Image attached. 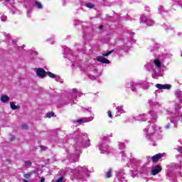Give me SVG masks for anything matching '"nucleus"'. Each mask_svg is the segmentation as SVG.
I'll return each mask as SVG.
<instances>
[{
	"mask_svg": "<svg viewBox=\"0 0 182 182\" xmlns=\"http://www.w3.org/2000/svg\"><path fill=\"white\" fill-rule=\"evenodd\" d=\"M163 170V167L161 165H156L151 171V176H157Z\"/></svg>",
	"mask_w": 182,
	"mask_h": 182,
	"instance_id": "3",
	"label": "nucleus"
},
{
	"mask_svg": "<svg viewBox=\"0 0 182 182\" xmlns=\"http://www.w3.org/2000/svg\"><path fill=\"white\" fill-rule=\"evenodd\" d=\"M107 178H110L112 177V168H109L107 172L105 173Z\"/></svg>",
	"mask_w": 182,
	"mask_h": 182,
	"instance_id": "12",
	"label": "nucleus"
},
{
	"mask_svg": "<svg viewBox=\"0 0 182 182\" xmlns=\"http://www.w3.org/2000/svg\"><path fill=\"white\" fill-rule=\"evenodd\" d=\"M40 149H41L42 151H46V149H48V146H40Z\"/></svg>",
	"mask_w": 182,
	"mask_h": 182,
	"instance_id": "17",
	"label": "nucleus"
},
{
	"mask_svg": "<svg viewBox=\"0 0 182 182\" xmlns=\"http://www.w3.org/2000/svg\"><path fill=\"white\" fill-rule=\"evenodd\" d=\"M163 157H164V154L159 153L152 156L151 160L152 163H158L159 160L163 159Z\"/></svg>",
	"mask_w": 182,
	"mask_h": 182,
	"instance_id": "2",
	"label": "nucleus"
},
{
	"mask_svg": "<svg viewBox=\"0 0 182 182\" xmlns=\"http://www.w3.org/2000/svg\"><path fill=\"white\" fill-rule=\"evenodd\" d=\"M73 93H77V90L73 89Z\"/></svg>",
	"mask_w": 182,
	"mask_h": 182,
	"instance_id": "23",
	"label": "nucleus"
},
{
	"mask_svg": "<svg viewBox=\"0 0 182 182\" xmlns=\"http://www.w3.org/2000/svg\"><path fill=\"white\" fill-rule=\"evenodd\" d=\"M1 102H2V103H6L7 102H9V97H8V95H2L1 97Z\"/></svg>",
	"mask_w": 182,
	"mask_h": 182,
	"instance_id": "7",
	"label": "nucleus"
},
{
	"mask_svg": "<svg viewBox=\"0 0 182 182\" xmlns=\"http://www.w3.org/2000/svg\"><path fill=\"white\" fill-rule=\"evenodd\" d=\"M21 129H28V125L26 124H22L21 125Z\"/></svg>",
	"mask_w": 182,
	"mask_h": 182,
	"instance_id": "19",
	"label": "nucleus"
},
{
	"mask_svg": "<svg viewBox=\"0 0 182 182\" xmlns=\"http://www.w3.org/2000/svg\"><path fill=\"white\" fill-rule=\"evenodd\" d=\"M31 176H32V173H24L23 175V177H24V178H26L27 180L31 178Z\"/></svg>",
	"mask_w": 182,
	"mask_h": 182,
	"instance_id": "14",
	"label": "nucleus"
},
{
	"mask_svg": "<svg viewBox=\"0 0 182 182\" xmlns=\"http://www.w3.org/2000/svg\"><path fill=\"white\" fill-rule=\"evenodd\" d=\"M107 114H108V117H110V118L112 117V111H108V112H107Z\"/></svg>",
	"mask_w": 182,
	"mask_h": 182,
	"instance_id": "18",
	"label": "nucleus"
},
{
	"mask_svg": "<svg viewBox=\"0 0 182 182\" xmlns=\"http://www.w3.org/2000/svg\"><path fill=\"white\" fill-rule=\"evenodd\" d=\"M154 62L157 68H161V62H160V60L155 59Z\"/></svg>",
	"mask_w": 182,
	"mask_h": 182,
	"instance_id": "10",
	"label": "nucleus"
},
{
	"mask_svg": "<svg viewBox=\"0 0 182 182\" xmlns=\"http://www.w3.org/2000/svg\"><path fill=\"white\" fill-rule=\"evenodd\" d=\"M168 127H170V124H168L166 125V129H168Z\"/></svg>",
	"mask_w": 182,
	"mask_h": 182,
	"instance_id": "25",
	"label": "nucleus"
},
{
	"mask_svg": "<svg viewBox=\"0 0 182 182\" xmlns=\"http://www.w3.org/2000/svg\"><path fill=\"white\" fill-rule=\"evenodd\" d=\"M155 86L156 87H157V89H159V90H168L171 89V85L170 84H166V85L156 84Z\"/></svg>",
	"mask_w": 182,
	"mask_h": 182,
	"instance_id": "4",
	"label": "nucleus"
},
{
	"mask_svg": "<svg viewBox=\"0 0 182 182\" xmlns=\"http://www.w3.org/2000/svg\"><path fill=\"white\" fill-rule=\"evenodd\" d=\"M26 166H32V162H25Z\"/></svg>",
	"mask_w": 182,
	"mask_h": 182,
	"instance_id": "21",
	"label": "nucleus"
},
{
	"mask_svg": "<svg viewBox=\"0 0 182 182\" xmlns=\"http://www.w3.org/2000/svg\"><path fill=\"white\" fill-rule=\"evenodd\" d=\"M179 176H180V177H182V173L181 172H179Z\"/></svg>",
	"mask_w": 182,
	"mask_h": 182,
	"instance_id": "26",
	"label": "nucleus"
},
{
	"mask_svg": "<svg viewBox=\"0 0 182 182\" xmlns=\"http://www.w3.org/2000/svg\"><path fill=\"white\" fill-rule=\"evenodd\" d=\"M114 52V50H112L110 51L107 52L106 53L102 54V56H109V55H112Z\"/></svg>",
	"mask_w": 182,
	"mask_h": 182,
	"instance_id": "15",
	"label": "nucleus"
},
{
	"mask_svg": "<svg viewBox=\"0 0 182 182\" xmlns=\"http://www.w3.org/2000/svg\"><path fill=\"white\" fill-rule=\"evenodd\" d=\"M53 116H55V112H48V113L46 114V117H47L48 119H50V117H53Z\"/></svg>",
	"mask_w": 182,
	"mask_h": 182,
	"instance_id": "13",
	"label": "nucleus"
},
{
	"mask_svg": "<svg viewBox=\"0 0 182 182\" xmlns=\"http://www.w3.org/2000/svg\"><path fill=\"white\" fill-rule=\"evenodd\" d=\"M40 181L41 182H45V177H41Z\"/></svg>",
	"mask_w": 182,
	"mask_h": 182,
	"instance_id": "22",
	"label": "nucleus"
},
{
	"mask_svg": "<svg viewBox=\"0 0 182 182\" xmlns=\"http://www.w3.org/2000/svg\"><path fill=\"white\" fill-rule=\"evenodd\" d=\"M97 62H100L101 63H106L107 65H109L110 63V60H107L104 56H98L97 58Z\"/></svg>",
	"mask_w": 182,
	"mask_h": 182,
	"instance_id": "5",
	"label": "nucleus"
},
{
	"mask_svg": "<svg viewBox=\"0 0 182 182\" xmlns=\"http://www.w3.org/2000/svg\"><path fill=\"white\" fill-rule=\"evenodd\" d=\"M99 29H103V26H100Z\"/></svg>",
	"mask_w": 182,
	"mask_h": 182,
	"instance_id": "24",
	"label": "nucleus"
},
{
	"mask_svg": "<svg viewBox=\"0 0 182 182\" xmlns=\"http://www.w3.org/2000/svg\"><path fill=\"white\" fill-rule=\"evenodd\" d=\"M117 109H118V112H119V113H123V109H122V107H118Z\"/></svg>",
	"mask_w": 182,
	"mask_h": 182,
	"instance_id": "20",
	"label": "nucleus"
},
{
	"mask_svg": "<svg viewBox=\"0 0 182 182\" xmlns=\"http://www.w3.org/2000/svg\"><path fill=\"white\" fill-rule=\"evenodd\" d=\"M35 5L38 9H42L43 6H42V4L39 1H36Z\"/></svg>",
	"mask_w": 182,
	"mask_h": 182,
	"instance_id": "11",
	"label": "nucleus"
},
{
	"mask_svg": "<svg viewBox=\"0 0 182 182\" xmlns=\"http://www.w3.org/2000/svg\"><path fill=\"white\" fill-rule=\"evenodd\" d=\"M10 106H11V109H12V110H18V109H21V107L15 105V103L14 102H10Z\"/></svg>",
	"mask_w": 182,
	"mask_h": 182,
	"instance_id": "8",
	"label": "nucleus"
},
{
	"mask_svg": "<svg viewBox=\"0 0 182 182\" xmlns=\"http://www.w3.org/2000/svg\"><path fill=\"white\" fill-rule=\"evenodd\" d=\"M46 71L42 68H36V73L38 77L41 79H45L46 77Z\"/></svg>",
	"mask_w": 182,
	"mask_h": 182,
	"instance_id": "1",
	"label": "nucleus"
},
{
	"mask_svg": "<svg viewBox=\"0 0 182 182\" xmlns=\"http://www.w3.org/2000/svg\"><path fill=\"white\" fill-rule=\"evenodd\" d=\"M92 119L91 117L89 118H85V119H80L75 121V123H82V122H84V123H86V122H92Z\"/></svg>",
	"mask_w": 182,
	"mask_h": 182,
	"instance_id": "6",
	"label": "nucleus"
},
{
	"mask_svg": "<svg viewBox=\"0 0 182 182\" xmlns=\"http://www.w3.org/2000/svg\"><path fill=\"white\" fill-rule=\"evenodd\" d=\"M95 6V4H92V3H87V4H86V7L87 8H90V9H92V8H93Z\"/></svg>",
	"mask_w": 182,
	"mask_h": 182,
	"instance_id": "16",
	"label": "nucleus"
},
{
	"mask_svg": "<svg viewBox=\"0 0 182 182\" xmlns=\"http://www.w3.org/2000/svg\"><path fill=\"white\" fill-rule=\"evenodd\" d=\"M46 75H47V76H48L51 79H56V75L53 74V73H50V72L48 71L46 73Z\"/></svg>",
	"mask_w": 182,
	"mask_h": 182,
	"instance_id": "9",
	"label": "nucleus"
}]
</instances>
